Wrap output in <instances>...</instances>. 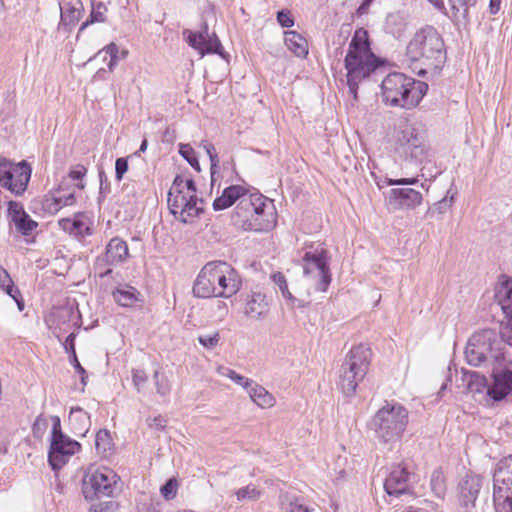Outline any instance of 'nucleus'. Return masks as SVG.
<instances>
[{
	"label": "nucleus",
	"instance_id": "nucleus-56",
	"mask_svg": "<svg viewBox=\"0 0 512 512\" xmlns=\"http://www.w3.org/2000/svg\"><path fill=\"white\" fill-rule=\"evenodd\" d=\"M132 381L134 385L137 387V390L140 391V387L144 385L147 381V375L144 370H133L132 372Z\"/></svg>",
	"mask_w": 512,
	"mask_h": 512
},
{
	"label": "nucleus",
	"instance_id": "nucleus-62",
	"mask_svg": "<svg viewBox=\"0 0 512 512\" xmlns=\"http://www.w3.org/2000/svg\"><path fill=\"white\" fill-rule=\"evenodd\" d=\"M12 281L13 280L11 279L8 271L2 266H0V288L2 289L8 286L9 284H11Z\"/></svg>",
	"mask_w": 512,
	"mask_h": 512
},
{
	"label": "nucleus",
	"instance_id": "nucleus-63",
	"mask_svg": "<svg viewBox=\"0 0 512 512\" xmlns=\"http://www.w3.org/2000/svg\"><path fill=\"white\" fill-rule=\"evenodd\" d=\"M502 337L505 339L508 350H512V319H509V325L506 327V331L503 333Z\"/></svg>",
	"mask_w": 512,
	"mask_h": 512
},
{
	"label": "nucleus",
	"instance_id": "nucleus-9",
	"mask_svg": "<svg viewBox=\"0 0 512 512\" xmlns=\"http://www.w3.org/2000/svg\"><path fill=\"white\" fill-rule=\"evenodd\" d=\"M119 476L110 468L89 467L82 479V493L86 500L112 497Z\"/></svg>",
	"mask_w": 512,
	"mask_h": 512
},
{
	"label": "nucleus",
	"instance_id": "nucleus-45",
	"mask_svg": "<svg viewBox=\"0 0 512 512\" xmlns=\"http://www.w3.org/2000/svg\"><path fill=\"white\" fill-rule=\"evenodd\" d=\"M153 378L155 380L157 393L161 396H166L170 393L171 386L164 374H161L159 371H155Z\"/></svg>",
	"mask_w": 512,
	"mask_h": 512
},
{
	"label": "nucleus",
	"instance_id": "nucleus-53",
	"mask_svg": "<svg viewBox=\"0 0 512 512\" xmlns=\"http://www.w3.org/2000/svg\"><path fill=\"white\" fill-rule=\"evenodd\" d=\"M286 512H312V509L306 506L300 499L294 498L288 503Z\"/></svg>",
	"mask_w": 512,
	"mask_h": 512
},
{
	"label": "nucleus",
	"instance_id": "nucleus-19",
	"mask_svg": "<svg viewBox=\"0 0 512 512\" xmlns=\"http://www.w3.org/2000/svg\"><path fill=\"white\" fill-rule=\"evenodd\" d=\"M252 193L242 185H230L223 190L221 196L214 199L213 209L215 211L225 210Z\"/></svg>",
	"mask_w": 512,
	"mask_h": 512
},
{
	"label": "nucleus",
	"instance_id": "nucleus-31",
	"mask_svg": "<svg viewBox=\"0 0 512 512\" xmlns=\"http://www.w3.org/2000/svg\"><path fill=\"white\" fill-rule=\"evenodd\" d=\"M138 296L139 292L131 286L117 288L113 292L114 300L123 307H132L138 300Z\"/></svg>",
	"mask_w": 512,
	"mask_h": 512
},
{
	"label": "nucleus",
	"instance_id": "nucleus-48",
	"mask_svg": "<svg viewBox=\"0 0 512 512\" xmlns=\"http://www.w3.org/2000/svg\"><path fill=\"white\" fill-rule=\"evenodd\" d=\"M160 492L166 500L175 498L177 494V481L174 478L168 479L164 485L161 486Z\"/></svg>",
	"mask_w": 512,
	"mask_h": 512
},
{
	"label": "nucleus",
	"instance_id": "nucleus-7",
	"mask_svg": "<svg viewBox=\"0 0 512 512\" xmlns=\"http://www.w3.org/2000/svg\"><path fill=\"white\" fill-rule=\"evenodd\" d=\"M395 152L405 160L421 163L428 152L424 133L412 124L402 122L395 132Z\"/></svg>",
	"mask_w": 512,
	"mask_h": 512
},
{
	"label": "nucleus",
	"instance_id": "nucleus-57",
	"mask_svg": "<svg viewBox=\"0 0 512 512\" xmlns=\"http://www.w3.org/2000/svg\"><path fill=\"white\" fill-rule=\"evenodd\" d=\"M115 503L113 501L102 502L92 505L89 512H113Z\"/></svg>",
	"mask_w": 512,
	"mask_h": 512
},
{
	"label": "nucleus",
	"instance_id": "nucleus-20",
	"mask_svg": "<svg viewBox=\"0 0 512 512\" xmlns=\"http://www.w3.org/2000/svg\"><path fill=\"white\" fill-rule=\"evenodd\" d=\"M495 301L501 307L503 313L512 319V278L501 275L495 287Z\"/></svg>",
	"mask_w": 512,
	"mask_h": 512
},
{
	"label": "nucleus",
	"instance_id": "nucleus-46",
	"mask_svg": "<svg viewBox=\"0 0 512 512\" xmlns=\"http://www.w3.org/2000/svg\"><path fill=\"white\" fill-rule=\"evenodd\" d=\"M103 51L107 55H109L110 59L119 60V61L121 59H125L126 56L128 55L127 50L120 51L117 44L114 42H111L108 45H106L102 50H100L98 52V55H100Z\"/></svg>",
	"mask_w": 512,
	"mask_h": 512
},
{
	"label": "nucleus",
	"instance_id": "nucleus-64",
	"mask_svg": "<svg viewBox=\"0 0 512 512\" xmlns=\"http://www.w3.org/2000/svg\"><path fill=\"white\" fill-rule=\"evenodd\" d=\"M184 191H185V195H189V196H191L193 194L197 195L196 194V192H197L196 184L192 178L185 180Z\"/></svg>",
	"mask_w": 512,
	"mask_h": 512
},
{
	"label": "nucleus",
	"instance_id": "nucleus-44",
	"mask_svg": "<svg viewBox=\"0 0 512 512\" xmlns=\"http://www.w3.org/2000/svg\"><path fill=\"white\" fill-rule=\"evenodd\" d=\"M236 497L239 501L257 500L260 497V491L252 484L242 487L236 491Z\"/></svg>",
	"mask_w": 512,
	"mask_h": 512
},
{
	"label": "nucleus",
	"instance_id": "nucleus-33",
	"mask_svg": "<svg viewBox=\"0 0 512 512\" xmlns=\"http://www.w3.org/2000/svg\"><path fill=\"white\" fill-rule=\"evenodd\" d=\"M451 15L454 20L466 19L468 16V9L474 6L475 3H469L468 0H448Z\"/></svg>",
	"mask_w": 512,
	"mask_h": 512
},
{
	"label": "nucleus",
	"instance_id": "nucleus-11",
	"mask_svg": "<svg viewBox=\"0 0 512 512\" xmlns=\"http://www.w3.org/2000/svg\"><path fill=\"white\" fill-rule=\"evenodd\" d=\"M493 504L496 512H512V454L497 463L493 474Z\"/></svg>",
	"mask_w": 512,
	"mask_h": 512
},
{
	"label": "nucleus",
	"instance_id": "nucleus-37",
	"mask_svg": "<svg viewBox=\"0 0 512 512\" xmlns=\"http://www.w3.org/2000/svg\"><path fill=\"white\" fill-rule=\"evenodd\" d=\"M107 12V7L102 2L95 4L92 7V11L90 13L89 19L82 23L79 33L82 32L86 27L95 22H104L106 20L105 14Z\"/></svg>",
	"mask_w": 512,
	"mask_h": 512
},
{
	"label": "nucleus",
	"instance_id": "nucleus-15",
	"mask_svg": "<svg viewBox=\"0 0 512 512\" xmlns=\"http://www.w3.org/2000/svg\"><path fill=\"white\" fill-rule=\"evenodd\" d=\"M422 200V194L412 188H393L386 196L389 209L394 211L415 209Z\"/></svg>",
	"mask_w": 512,
	"mask_h": 512
},
{
	"label": "nucleus",
	"instance_id": "nucleus-58",
	"mask_svg": "<svg viewBox=\"0 0 512 512\" xmlns=\"http://www.w3.org/2000/svg\"><path fill=\"white\" fill-rule=\"evenodd\" d=\"M382 0H363L358 9L356 10V14L358 16H363L368 14L370 11V7L375 4H380Z\"/></svg>",
	"mask_w": 512,
	"mask_h": 512
},
{
	"label": "nucleus",
	"instance_id": "nucleus-43",
	"mask_svg": "<svg viewBox=\"0 0 512 512\" xmlns=\"http://www.w3.org/2000/svg\"><path fill=\"white\" fill-rule=\"evenodd\" d=\"M272 280L278 286L284 298L292 301V303L297 301V299L293 297V295L289 291L286 278L281 272L274 273L272 275Z\"/></svg>",
	"mask_w": 512,
	"mask_h": 512
},
{
	"label": "nucleus",
	"instance_id": "nucleus-1",
	"mask_svg": "<svg viewBox=\"0 0 512 512\" xmlns=\"http://www.w3.org/2000/svg\"><path fill=\"white\" fill-rule=\"evenodd\" d=\"M242 286V279L235 268L224 261L208 262L199 272L193 284L197 298H230Z\"/></svg>",
	"mask_w": 512,
	"mask_h": 512
},
{
	"label": "nucleus",
	"instance_id": "nucleus-41",
	"mask_svg": "<svg viewBox=\"0 0 512 512\" xmlns=\"http://www.w3.org/2000/svg\"><path fill=\"white\" fill-rule=\"evenodd\" d=\"M179 154L189 163L196 171H200V164L195 150L189 144H179Z\"/></svg>",
	"mask_w": 512,
	"mask_h": 512
},
{
	"label": "nucleus",
	"instance_id": "nucleus-10",
	"mask_svg": "<svg viewBox=\"0 0 512 512\" xmlns=\"http://www.w3.org/2000/svg\"><path fill=\"white\" fill-rule=\"evenodd\" d=\"M51 441L48 451V462L52 470L58 471L67 464L69 459L79 452L81 444L63 433L61 420L52 416Z\"/></svg>",
	"mask_w": 512,
	"mask_h": 512
},
{
	"label": "nucleus",
	"instance_id": "nucleus-27",
	"mask_svg": "<svg viewBox=\"0 0 512 512\" xmlns=\"http://www.w3.org/2000/svg\"><path fill=\"white\" fill-rule=\"evenodd\" d=\"M69 423L76 434L84 436L90 428V415L81 407H72L69 414Z\"/></svg>",
	"mask_w": 512,
	"mask_h": 512
},
{
	"label": "nucleus",
	"instance_id": "nucleus-17",
	"mask_svg": "<svg viewBox=\"0 0 512 512\" xmlns=\"http://www.w3.org/2000/svg\"><path fill=\"white\" fill-rule=\"evenodd\" d=\"M487 392L495 401H500L509 395L512 392V370L494 371L493 384L488 388Z\"/></svg>",
	"mask_w": 512,
	"mask_h": 512
},
{
	"label": "nucleus",
	"instance_id": "nucleus-49",
	"mask_svg": "<svg viewBox=\"0 0 512 512\" xmlns=\"http://www.w3.org/2000/svg\"><path fill=\"white\" fill-rule=\"evenodd\" d=\"M128 159L125 157L117 158L115 161V178L117 181H121L123 176L128 171Z\"/></svg>",
	"mask_w": 512,
	"mask_h": 512
},
{
	"label": "nucleus",
	"instance_id": "nucleus-34",
	"mask_svg": "<svg viewBox=\"0 0 512 512\" xmlns=\"http://www.w3.org/2000/svg\"><path fill=\"white\" fill-rule=\"evenodd\" d=\"M95 447L97 452L103 455L112 450L113 441L111 434L108 430L101 429L97 432L95 438Z\"/></svg>",
	"mask_w": 512,
	"mask_h": 512
},
{
	"label": "nucleus",
	"instance_id": "nucleus-54",
	"mask_svg": "<svg viewBox=\"0 0 512 512\" xmlns=\"http://www.w3.org/2000/svg\"><path fill=\"white\" fill-rule=\"evenodd\" d=\"M46 428H47V420L41 414L35 419V421L32 425V431H33L34 436L40 437L44 433Z\"/></svg>",
	"mask_w": 512,
	"mask_h": 512
},
{
	"label": "nucleus",
	"instance_id": "nucleus-47",
	"mask_svg": "<svg viewBox=\"0 0 512 512\" xmlns=\"http://www.w3.org/2000/svg\"><path fill=\"white\" fill-rule=\"evenodd\" d=\"M198 342L206 349H214L220 340V334L218 331H215L212 334H201L198 336Z\"/></svg>",
	"mask_w": 512,
	"mask_h": 512
},
{
	"label": "nucleus",
	"instance_id": "nucleus-16",
	"mask_svg": "<svg viewBox=\"0 0 512 512\" xmlns=\"http://www.w3.org/2000/svg\"><path fill=\"white\" fill-rule=\"evenodd\" d=\"M410 474L401 464L393 465L384 482L388 495L399 496L408 491Z\"/></svg>",
	"mask_w": 512,
	"mask_h": 512
},
{
	"label": "nucleus",
	"instance_id": "nucleus-13",
	"mask_svg": "<svg viewBox=\"0 0 512 512\" xmlns=\"http://www.w3.org/2000/svg\"><path fill=\"white\" fill-rule=\"evenodd\" d=\"M303 274L315 280V287L318 291L327 290L331 282V275L327 253L324 249L315 252L308 251L304 254Z\"/></svg>",
	"mask_w": 512,
	"mask_h": 512
},
{
	"label": "nucleus",
	"instance_id": "nucleus-42",
	"mask_svg": "<svg viewBox=\"0 0 512 512\" xmlns=\"http://www.w3.org/2000/svg\"><path fill=\"white\" fill-rule=\"evenodd\" d=\"M202 146L210 159L211 181L213 183L215 181V174L217 173L219 158L217 153L215 152V147L213 144L209 142H203Z\"/></svg>",
	"mask_w": 512,
	"mask_h": 512
},
{
	"label": "nucleus",
	"instance_id": "nucleus-40",
	"mask_svg": "<svg viewBox=\"0 0 512 512\" xmlns=\"http://www.w3.org/2000/svg\"><path fill=\"white\" fill-rule=\"evenodd\" d=\"M430 484H431V489L435 495H437L438 497H441L444 495L445 490H446V485H445L444 473L441 469H436L433 471V473L431 475Z\"/></svg>",
	"mask_w": 512,
	"mask_h": 512
},
{
	"label": "nucleus",
	"instance_id": "nucleus-32",
	"mask_svg": "<svg viewBox=\"0 0 512 512\" xmlns=\"http://www.w3.org/2000/svg\"><path fill=\"white\" fill-rule=\"evenodd\" d=\"M449 193L450 190L447 191V196H445L443 199L434 203L432 206L428 208L426 213L427 217H440L442 214L446 213L452 207V204L454 202V195H451L448 198Z\"/></svg>",
	"mask_w": 512,
	"mask_h": 512
},
{
	"label": "nucleus",
	"instance_id": "nucleus-6",
	"mask_svg": "<svg viewBox=\"0 0 512 512\" xmlns=\"http://www.w3.org/2000/svg\"><path fill=\"white\" fill-rule=\"evenodd\" d=\"M408 424V411L401 404L386 402L374 417L377 437L384 443L398 441Z\"/></svg>",
	"mask_w": 512,
	"mask_h": 512
},
{
	"label": "nucleus",
	"instance_id": "nucleus-12",
	"mask_svg": "<svg viewBox=\"0 0 512 512\" xmlns=\"http://www.w3.org/2000/svg\"><path fill=\"white\" fill-rule=\"evenodd\" d=\"M183 36L188 45L196 50L202 57L207 54H217L228 60L229 55L224 51L223 46L215 33L209 34L207 22H203L198 31L185 29Z\"/></svg>",
	"mask_w": 512,
	"mask_h": 512
},
{
	"label": "nucleus",
	"instance_id": "nucleus-21",
	"mask_svg": "<svg viewBox=\"0 0 512 512\" xmlns=\"http://www.w3.org/2000/svg\"><path fill=\"white\" fill-rule=\"evenodd\" d=\"M58 225L64 232L79 239L92 234L88 218L83 214H76L74 218H62Z\"/></svg>",
	"mask_w": 512,
	"mask_h": 512
},
{
	"label": "nucleus",
	"instance_id": "nucleus-22",
	"mask_svg": "<svg viewBox=\"0 0 512 512\" xmlns=\"http://www.w3.org/2000/svg\"><path fill=\"white\" fill-rule=\"evenodd\" d=\"M32 168L30 164L22 160L13 165V175L11 177V189L9 191L15 195H22L28 186L31 178Z\"/></svg>",
	"mask_w": 512,
	"mask_h": 512
},
{
	"label": "nucleus",
	"instance_id": "nucleus-59",
	"mask_svg": "<svg viewBox=\"0 0 512 512\" xmlns=\"http://www.w3.org/2000/svg\"><path fill=\"white\" fill-rule=\"evenodd\" d=\"M54 201L58 207L70 206V205L74 204L75 196L73 193H69L67 195L58 196V197L54 198Z\"/></svg>",
	"mask_w": 512,
	"mask_h": 512
},
{
	"label": "nucleus",
	"instance_id": "nucleus-39",
	"mask_svg": "<svg viewBox=\"0 0 512 512\" xmlns=\"http://www.w3.org/2000/svg\"><path fill=\"white\" fill-rule=\"evenodd\" d=\"M13 163L5 158H0V185L11 189V177L13 175Z\"/></svg>",
	"mask_w": 512,
	"mask_h": 512
},
{
	"label": "nucleus",
	"instance_id": "nucleus-52",
	"mask_svg": "<svg viewBox=\"0 0 512 512\" xmlns=\"http://www.w3.org/2000/svg\"><path fill=\"white\" fill-rule=\"evenodd\" d=\"M277 21L283 28H290L294 25V19L288 10H280L277 12Z\"/></svg>",
	"mask_w": 512,
	"mask_h": 512
},
{
	"label": "nucleus",
	"instance_id": "nucleus-60",
	"mask_svg": "<svg viewBox=\"0 0 512 512\" xmlns=\"http://www.w3.org/2000/svg\"><path fill=\"white\" fill-rule=\"evenodd\" d=\"M147 422L149 427L155 428L157 430H163L166 426V420L161 415L156 416L154 418H149Z\"/></svg>",
	"mask_w": 512,
	"mask_h": 512
},
{
	"label": "nucleus",
	"instance_id": "nucleus-35",
	"mask_svg": "<svg viewBox=\"0 0 512 512\" xmlns=\"http://www.w3.org/2000/svg\"><path fill=\"white\" fill-rule=\"evenodd\" d=\"M218 373L224 377L229 378L237 385L243 387L245 390H248L250 386L253 384V380L238 374L236 371L228 367H219Z\"/></svg>",
	"mask_w": 512,
	"mask_h": 512
},
{
	"label": "nucleus",
	"instance_id": "nucleus-2",
	"mask_svg": "<svg viewBox=\"0 0 512 512\" xmlns=\"http://www.w3.org/2000/svg\"><path fill=\"white\" fill-rule=\"evenodd\" d=\"M509 354L505 339L496 330L483 329L475 332L468 341L465 357L469 365L481 366L483 364H498L504 366L511 360L506 359Z\"/></svg>",
	"mask_w": 512,
	"mask_h": 512
},
{
	"label": "nucleus",
	"instance_id": "nucleus-36",
	"mask_svg": "<svg viewBox=\"0 0 512 512\" xmlns=\"http://www.w3.org/2000/svg\"><path fill=\"white\" fill-rule=\"evenodd\" d=\"M16 230L23 236H29L38 227V223L34 221L30 215L22 214L19 219H14Z\"/></svg>",
	"mask_w": 512,
	"mask_h": 512
},
{
	"label": "nucleus",
	"instance_id": "nucleus-14",
	"mask_svg": "<svg viewBox=\"0 0 512 512\" xmlns=\"http://www.w3.org/2000/svg\"><path fill=\"white\" fill-rule=\"evenodd\" d=\"M203 203V199L194 194L191 196L174 195L173 198L168 197V207L171 214L185 224L203 213Z\"/></svg>",
	"mask_w": 512,
	"mask_h": 512
},
{
	"label": "nucleus",
	"instance_id": "nucleus-4",
	"mask_svg": "<svg viewBox=\"0 0 512 512\" xmlns=\"http://www.w3.org/2000/svg\"><path fill=\"white\" fill-rule=\"evenodd\" d=\"M267 198L259 192L244 196L231 214V223L245 231H268L275 225L273 212L266 213Z\"/></svg>",
	"mask_w": 512,
	"mask_h": 512
},
{
	"label": "nucleus",
	"instance_id": "nucleus-55",
	"mask_svg": "<svg viewBox=\"0 0 512 512\" xmlns=\"http://www.w3.org/2000/svg\"><path fill=\"white\" fill-rule=\"evenodd\" d=\"M76 336H77V334L75 332H72L66 337L65 341L63 342V348H64L65 352L69 354V356L76 354V349H75Z\"/></svg>",
	"mask_w": 512,
	"mask_h": 512
},
{
	"label": "nucleus",
	"instance_id": "nucleus-3",
	"mask_svg": "<svg viewBox=\"0 0 512 512\" xmlns=\"http://www.w3.org/2000/svg\"><path fill=\"white\" fill-rule=\"evenodd\" d=\"M427 90L428 85L425 82L399 72L388 74L381 83L383 102L404 109L416 107Z\"/></svg>",
	"mask_w": 512,
	"mask_h": 512
},
{
	"label": "nucleus",
	"instance_id": "nucleus-5",
	"mask_svg": "<svg viewBox=\"0 0 512 512\" xmlns=\"http://www.w3.org/2000/svg\"><path fill=\"white\" fill-rule=\"evenodd\" d=\"M445 54L443 38L432 26L418 30L406 49L411 62H420L427 68H437L444 61Z\"/></svg>",
	"mask_w": 512,
	"mask_h": 512
},
{
	"label": "nucleus",
	"instance_id": "nucleus-51",
	"mask_svg": "<svg viewBox=\"0 0 512 512\" xmlns=\"http://www.w3.org/2000/svg\"><path fill=\"white\" fill-rule=\"evenodd\" d=\"M8 214L11 218V221L14 222V219H19L22 217V214H27L24 210L23 206L15 201H9L8 203Z\"/></svg>",
	"mask_w": 512,
	"mask_h": 512
},
{
	"label": "nucleus",
	"instance_id": "nucleus-61",
	"mask_svg": "<svg viewBox=\"0 0 512 512\" xmlns=\"http://www.w3.org/2000/svg\"><path fill=\"white\" fill-rule=\"evenodd\" d=\"M418 182L417 177H405L399 179H388V185H414Z\"/></svg>",
	"mask_w": 512,
	"mask_h": 512
},
{
	"label": "nucleus",
	"instance_id": "nucleus-18",
	"mask_svg": "<svg viewBox=\"0 0 512 512\" xmlns=\"http://www.w3.org/2000/svg\"><path fill=\"white\" fill-rule=\"evenodd\" d=\"M372 359V350L368 344H359L354 347V392L358 381H362L369 371Z\"/></svg>",
	"mask_w": 512,
	"mask_h": 512
},
{
	"label": "nucleus",
	"instance_id": "nucleus-25",
	"mask_svg": "<svg viewBox=\"0 0 512 512\" xmlns=\"http://www.w3.org/2000/svg\"><path fill=\"white\" fill-rule=\"evenodd\" d=\"M481 489V479L478 476H466L460 483L461 499L465 506L474 504Z\"/></svg>",
	"mask_w": 512,
	"mask_h": 512
},
{
	"label": "nucleus",
	"instance_id": "nucleus-38",
	"mask_svg": "<svg viewBox=\"0 0 512 512\" xmlns=\"http://www.w3.org/2000/svg\"><path fill=\"white\" fill-rule=\"evenodd\" d=\"M344 66L346 69L345 79L340 78L339 81L347 86L348 93L352 94V40L347 42V50L344 58Z\"/></svg>",
	"mask_w": 512,
	"mask_h": 512
},
{
	"label": "nucleus",
	"instance_id": "nucleus-50",
	"mask_svg": "<svg viewBox=\"0 0 512 512\" xmlns=\"http://www.w3.org/2000/svg\"><path fill=\"white\" fill-rule=\"evenodd\" d=\"M184 184H185V180L183 179V177L180 175H177L174 178L173 184L168 193V197L173 198L174 195H185Z\"/></svg>",
	"mask_w": 512,
	"mask_h": 512
},
{
	"label": "nucleus",
	"instance_id": "nucleus-30",
	"mask_svg": "<svg viewBox=\"0 0 512 512\" xmlns=\"http://www.w3.org/2000/svg\"><path fill=\"white\" fill-rule=\"evenodd\" d=\"M250 398L260 407H271L274 403V397L264 387L256 384L250 386L247 390Z\"/></svg>",
	"mask_w": 512,
	"mask_h": 512
},
{
	"label": "nucleus",
	"instance_id": "nucleus-23",
	"mask_svg": "<svg viewBox=\"0 0 512 512\" xmlns=\"http://www.w3.org/2000/svg\"><path fill=\"white\" fill-rule=\"evenodd\" d=\"M129 256L127 243L119 237L112 238L106 246L104 257L101 259L107 265L123 263Z\"/></svg>",
	"mask_w": 512,
	"mask_h": 512
},
{
	"label": "nucleus",
	"instance_id": "nucleus-26",
	"mask_svg": "<svg viewBox=\"0 0 512 512\" xmlns=\"http://www.w3.org/2000/svg\"><path fill=\"white\" fill-rule=\"evenodd\" d=\"M61 23L64 26H74L81 17L83 5L80 0L64 1L60 4Z\"/></svg>",
	"mask_w": 512,
	"mask_h": 512
},
{
	"label": "nucleus",
	"instance_id": "nucleus-8",
	"mask_svg": "<svg viewBox=\"0 0 512 512\" xmlns=\"http://www.w3.org/2000/svg\"><path fill=\"white\" fill-rule=\"evenodd\" d=\"M384 65V60L371 50L369 33L364 28L354 31V83L370 77Z\"/></svg>",
	"mask_w": 512,
	"mask_h": 512
},
{
	"label": "nucleus",
	"instance_id": "nucleus-29",
	"mask_svg": "<svg viewBox=\"0 0 512 512\" xmlns=\"http://www.w3.org/2000/svg\"><path fill=\"white\" fill-rule=\"evenodd\" d=\"M345 397L352 395V348L347 351L345 362L341 367L340 380L338 383Z\"/></svg>",
	"mask_w": 512,
	"mask_h": 512
},
{
	"label": "nucleus",
	"instance_id": "nucleus-24",
	"mask_svg": "<svg viewBox=\"0 0 512 512\" xmlns=\"http://www.w3.org/2000/svg\"><path fill=\"white\" fill-rule=\"evenodd\" d=\"M269 310V304L266 299V295L260 291H252L248 296L245 314L252 319L264 318Z\"/></svg>",
	"mask_w": 512,
	"mask_h": 512
},
{
	"label": "nucleus",
	"instance_id": "nucleus-28",
	"mask_svg": "<svg viewBox=\"0 0 512 512\" xmlns=\"http://www.w3.org/2000/svg\"><path fill=\"white\" fill-rule=\"evenodd\" d=\"M285 45L297 57H305L308 54L306 39L296 31L285 32Z\"/></svg>",
	"mask_w": 512,
	"mask_h": 512
}]
</instances>
